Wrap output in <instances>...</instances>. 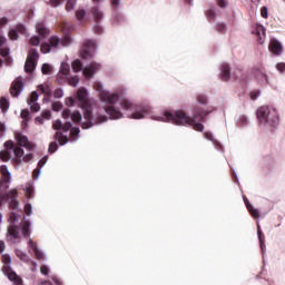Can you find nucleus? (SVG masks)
Listing matches in <instances>:
<instances>
[{"label":"nucleus","instance_id":"nucleus-1","mask_svg":"<svg viewBox=\"0 0 285 285\" xmlns=\"http://www.w3.org/2000/svg\"><path fill=\"white\" fill-rule=\"evenodd\" d=\"M207 116L208 111L202 108H196L194 111V117H189L184 112V110H177L165 111L164 116L157 117L155 119L156 121H169L176 126H191L194 130H197V132H204V124L197 122V118H199L200 121H205Z\"/></svg>","mask_w":285,"mask_h":285},{"label":"nucleus","instance_id":"nucleus-2","mask_svg":"<svg viewBox=\"0 0 285 285\" xmlns=\"http://www.w3.org/2000/svg\"><path fill=\"white\" fill-rule=\"evenodd\" d=\"M77 99L80 108L83 110V119H86V121L81 124L83 130H88V128H92V126L97 124H105V121H108V117L101 115L97 117V120L92 121V106L90 105V99H88V91L86 88L81 87L78 89Z\"/></svg>","mask_w":285,"mask_h":285},{"label":"nucleus","instance_id":"nucleus-3","mask_svg":"<svg viewBox=\"0 0 285 285\" xmlns=\"http://www.w3.org/2000/svg\"><path fill=\"white\" fill-rule=\"evenodd\" d=\"M94 88L99 92L100 100H102L104 104H109V106L104 107L105 112H107L111 119H121L124 114L119 109L115 108V104L119 101V94H112L104 90V86L99 82H96Z\"/></svg>","mask_w":285,"mask_h":285},{"label":"nucleus","instance_id":"nucleus-4","mask_svg":"<svg viewBox=\"0 0 285 285\" xmlns=\"http://www.w3.org/2000/svg\"><path fill=\"white\" fill-rule=\"evenodd\" d=\"M257 119L261 124L268 126L269 128H276L279 125L277 110L269 109L266 106H262L257 109Z\"/></svg>","mask_w":285,"mask_h":285},{"label":"nucleus","instance_id":"nucleus-5","mask_svg":"<svg viewBox=\"0 0 285 285\" xmlns=\"http://www.w3.org/2000/svg\"><path fill=\"white\" fill-rule=\"evenodd\" d=\"M60 43L63 48H66L72 43V38L70 36H65L62 39H60L57 36H51L49 38V43L43 42L41 45L40 52H42V55H48V52H50L52 48L55 49L59 48Z\"/></svg>","mask_w":285,"mask_h":285},{"label":"nucleus","instance_id":"nucleus-6","mask_svg":"<svg viewBox=\"0 0 285 285\" xmlns=\"http://www.w3.org/2000/svg\"><path fill=\"white\" fill-rule=\"evenodd\" d=\"M2 264V273L8 277L10 282H12L14 285H23V278H21L19 275H17V272L10 267V264H12V258L10 257V254H4L1 257Z\"/></svg>","mask_w":285,"mask_h":285},{"label":"nucleus","instance_id":"nucleus-7","mask_svg":"<svg viewBox=\"0 0 285 285\" xmlns=\"http://www.w3.org/2000/svg\"><path fill=\"white\" fill-rule=\"evenodd\" d=\"M120 107L122 110H135L130 116L129 119H144L146 115H148V108L147 107H139L129 99L122 98L120 99Z\"/></svg>","mask_w":285,"mask_h":285},{"label":"nucleus","instance_id":"nucleus-8","mask_svg":"<svg viewBox=\"0 0 285 285\" xmlns=\"http://www.w3.org/2000/svg\"><path fill=\"white\" fill-rule=\"evenodd\" d=\"M90 13L92 14L94 21L96 22L94 27V32L96 35H101L104 29L101 28V24H99V21L104 19V12L99 10V7H92Z\"/></svg>","mask_w":285,"mask_h":285},{"label":"nucleus","instance_id":"nucleus-9","mask_svg":"<svg viewBox=\"0 0 285 285\" xmlns=\"http://www.w3.org/2000/svg\"><path fill=\"white\" fill-rule=\"evenodd\" d=\"M96 48H97V42H95V40L85 41L81 50V59L92 58V53L95 52Z\"/></svg>","mask_w":285,"mask_h":285},{"label":"nucleus","instance_id":"nucleus-10","mask_svg":"<svg viewBox=\"0 0 285 285\" xmlns=\"http://www.w3.org/2000/svg\"><path fill=\"white\" fill-rule=\"evenodd\" d=\"M22 91H23V78L18 77L11 83L10 95H11V97H19V95H21Z\"/></svg>","mask_w":285,"mask_h":285},{"label":"nucleus","instance_id":"nucleus-11","mask_svg":"<svg viewBox=\"0 0 285 285\" xmlns=\"http://www.w3.org/2000/svg\"><path fill=\"white\" fill-rule=\"evenodd\" d=\"M268 50L274 55V57H281L282 52H284V46L277 39H271L268 45Z\"/></svg>","mask_w":285,"mask_h":285},{"label":"nucleus","instance_id":"nucleus-12","mask_svg":"<svg viewBox=\"0 0 285 285\" xmlns=\"http://www.w3.org/2000/svg\"><path fill=\"white\" fill-rule=\"evenodd\" d=\"M70 75V65L62 62L60 66L59 73L57 75V80L59 83H63L68 76Z\"/></svg>","mask_w":285,"mask_h":285},{"label":"nucleus","instance_id":"nucleus-13","mask_svg":"<svg viewBox=\"0 0 285 285\" xmlns=\"http://www.w3.org/2000/svg\"><path fill=\"white\" fill-rule=\"evenodd\" d=\"M101 68V65L97 62H91L89 67H85L82 69V75L86 77V79H92L95 77V72Z\"/></svg>","mask_w":285,"mask_h":285},{"label":"nucleus","instance_id":"nucleus-14","mask_svg":"<svg viewBox=\"0 0 285 285\" xmlns=\"http://www.w3.org/2000/svg\"><path fill=\"white\" fill-rule=\"evenodd\" d=\"M17 189H11L9 193H7V202L8 199L10 200L9 208H11V210H17V208H19V200H17Z\"/></svg>","mask_w":285,"mask_h":285},{"label":"nucleus","instance_id":"nucleus-15","mask_svg":"<svg viewBox=\"0 0 285 285\" xmlns=\"http://www.w3.org/2000/svg\"><path fill=\"white\" fill-rule=\"evenodd\" d=\"M16 139L22 148H27V150H33L35 145L28 140V136H23L21 134L16 135Z\"/></svg>","mask_w":285,"mask_h":285},{"label":"nucleus","instance_id":"nucleus-16","mask_svg":"<svg viewBox=\"0 0 285 285\" xmlns=\"http://www.w3.org/2000/svg\"><path fill=\"white\" fill-rule=\"evenodd\" d=\"M13 155L16 157V158L12 159V163L14 164V166H21L23 155H24L23 148L14 147L13 148Z\"/></svg>","mask_w":285,"mask_h":285},{"label":"nucleus","instance_id":"nucleus-17","mask_svg":"<svg viewBox=\"0 0 285 285\" xmlns=\"http://www.w3.org/2000/svg\"><path fill=\"white\" fill-rule=\"evenodd\" d=\"M220 79L222 81L230 80V66L228 63H223L220 67Z\"/></svg>","mask_w":285,"mask_h":285},{"label":"nucleus","instance_id":"nucleus-18","mask_svg":"<svg viewBox=\"0 0 285 285\" xmlns=\"http://www.w3.org/2000/svg\"><path fill=\"white\" fill-rule=\"evenodd\" d=\"M27 61H32L33 63L39 62V51L35 48H30L27 56Z\"/></svg>","mask_w":285,"mask_h":285},{"label":"nucleus","instance_id":"nucleus-19","mask_svg":"<svg viewBox=\"0 0 285 285\" xmlns=\"http://www.w3.org/2000/svg\"><path fill=\"white\" fill-rule=\"evenodd\" d=\"M29 246L30 248H32L36 255V259H43V252H41L39 247H37V243L32 242V239H29Z\"/></svg>","mask_w":285,"mask_h":285},{"label":"nucleus","instance_id":"nucleus-20","mask_svg":"<svg viewBox=\"0 0 285 285\" xmlns=\"http://www.w3.org/2000/svg\"><path fill=\"white\" fill-rule=\"evenodd\" d=\"M255 35L258 37V43H264V38H262V36L266 37V28H264L262 24H258L255 29Z\"/></svg>","mask_w":285,"mask_h":285},{"label":"nucleus","instance_id":"nucleus-21","mask_svg":"<svg viewBox=\"0 0 285 285\" xmlns=\"http://www.w3.org/2000/svg\"><path fill=\"white\" fill-rule=\"evenodd\" d=\"M36 30L38 33L41 35V37H48V35H50V30L46 28V24L43 22H38L36 24Z\"/></svg>","mask_w":285,"mask_h":285},{"label":"nucleus","instance_id":"nucleus-22","mask_svg":"<svg viewBox=\"0 0 285 285\" xmlns=\"http://www.w3.org/2000/svg\"><path fill=\"white\" fill-rule=\"evenodd\" d=\"M245 206H246L249 215H252V217H254V219H259V217H261L259 210H257L255 207H253L247 200H245Z\"/></svg>","mask_w":285,"mask_h":285},{"label":"nucleus","instance_id":"nucleus-23","mask_svg":"<svg viewBox=\"0 0 285 285\" xmlns=\"http://www.w3.org/2000/svg\"><path fill=\"white\" fill-rule=\"evenodd\" d=\"M0 174L2 175L4 184H10V171L8 170V166H0Z\"/></svg>","mask_w":285,"mask_h":285},{"label":"nucleus","instance_id":"nucleus-24","mask_svg":"<svg viewBox=\"0 0 285 285\" xmlns=\"http://www.w3.org/2000/svg\"><path fill=\"white\" fill-rule=\"evenodd\" d=\"M36 68H37V62L26 60V62H24V72L30 75V73L35 72Z\"/></svg>","mask_w":285,"mask_h":285},{"label":"nucleus","instance_id":"nucleus-25","mask_svg":"<svg viewBox=\"0 0 285 285\" xmlns=\"http://www.w3.org/2000/svg\"><path fill=\"white\" fill-rule=\"evenodd\" d=\"M55 139L59 142L60 146H65V144H68V136H65L63 134H61V131L56 132Z\"/></svg>","mask_w":285,"mask_h":285},{"label":"nucleus","instance_id":"nucleus-26","mask_svg":"<svg viewBox=\"0 0 285 285\" xmlns=\"http://www.w3.org/2000/svg\"><path fill=\"white\" fill-rule=\"evenodd\" d=\"M8 235L13 239H19V230L16 225H9Z\"/></svg>","mask_w":285,"mask_h":285},{"label":"nucleus","instance_id":"nucleus-27","mask_svg":"<svg viewBox=\"0 0 285 285\" xmlns=\"http://www.w3.org/2000/svg\"><path fill=\"white\" fill-rule=\"evenodd\" d=\"M21 233H22L23 237H26L27 239L30 238V222L29 220H26L22 224Z\"/></svg>","mask_w":285,"mask_h":285},{"label":"nucleus","instance_id":"nucleus-28","mask_svg":"<svg viewBox=\"0 0 285 285\" xmlns=\"http://www.w3.org/2000/svg\"><path fill=\"white\" fill-rule=\"evenodd\" d=\"M71 68H72L73 72H81L83 65L81 63V60L77 59V60L72 61Z\"/></svg>","mask_w":285,"mask_h":285},{"label":"nucleus","instance_id":"nucleus-29","mask_svg":"<svg viewBox=\"0 0 285 285\" xmlns=\"http://www.w3.org/2000/svg\"><path fill=\"white\" fill-rule=\"evenodd\" d=\"M38 99H39V94H37V91H32L30 95V98L27 100V104L31 106L32 104H37Z\"/></svg>","mask_w":285,"mask_h":285},{"label":"nucleus","instance_id":"nucleus-30","mask_svg":"<svg viewBox=\"0 0 285 285\" xmlns=\"http://www.w3.org/2000/svg\"><path fill=\"white\" fill-rule=\"evenodd\" d=\"M71 121H73V124H79V121H81V112L73 111L71 114Z\"/></svg>","mask_w":285,"mask_h":285},{"label":"nucleus","instance_id":"nucleus-31","mask_svg":"<svg viewBox=\"0 0 285 285\" xmlns=\"http://www.w3.org/2000/svg\"><path fill=\"white\" fill-rule=\"evenodd\" d=\"M68 83H69V86L77 88V86H79V77L73 76V77L69 78Z\"/></svg>","mask_w":285,"mask_h":285},{"label":"nucleus","instance_id":"nucleus-32","mask_svg":"<svg viewBox=\"0 0 285 285\" xmlns=\"http://www.w3.org/2000/svg\"><path fill=\"white\" fill-rule=\"evenodd\" d=\"M1 161H10V151L2 150L0 151Z\"/></svg>","mask_w":285,"mask_h":285},{"label":"nucleus","instance_id":"nucleus-33","mask_svg":"<svg viewBox=\"0 0 285 285\" xmlns=\"http://www.w3.org/2000/svg\"><path fill=\"white\" fill-rule=\"evenodd\" d=\"M30 46H39L41 43V38L39 36H33L29 40Z\"/></svg>","mask_w":285,"mask_h":285},{"label":"nucleus","instance_id":"nucleus-34","mask_svg":"<svg viewBox=\"0 0 285 285\" xmlns=\"http://www.w3.org/2000/svg\"><path fill=\"white\" fill-rule=\"evenodd\" d=\"M75 6H77V0H68L66 4L67 12H70V10H75Z\"/></svg>","mask_w":285,"mask_h":285},{"label":"nucleus","instance_id":"nucleus-35","mask_svg":"<svg viewBox=\"0 0 285 285\" xmlns=\"http://www.w3.org/2000/svg\"><path fill=\"white\" fill-rule=\"evenodd\" d=\"M85 17H86V10L80 9L76 11V19H78V21H83Z\"/></svg>","mask_w":285,"mask_h":285},{"label":"nucleus","instance_id":"nucleus-36","mask_svg":"<svg viewBox=\"0 0 285 285\" xmlns=\"http://www.w3.org/2000/svg\"><path fill=\"white\" fill-rule=\"evenodd\" d=\"M0 108H1L2 112H6V110H8V108H10V102H8L7 99H1Z\"/></svg>","mask_w":285,"mask_h":285},{"label":"nucleus","instance_id":"nucleus-37","mask_svg":"<svg viewBox=\"0 0 285 285\" xmlns=\"http://www.w3.org/2000/svg\"><path fill=\"white\" fill-rule=\"evenodd\" d=\"M8 35L11 41H17L19 39V33L14 29H11Z\"/></svg>","mask_w":285,"mask_h":285},{"label":"nucleus","instance_id":"nucleus-38","mask_svg":"<svg viewBox=\"0 0 285 285\" xmlns=\"http://www.w3.org/2000/svg\"><path fill=\"white\" fill-rule=\"evenodd\" d=\"M51 70H52V68L48 63H43L41 67L42 75H50Z\"/></svg>","mask_w":285,"mask_h":285},{"label":"nucleus","instance_id":"nucleus-39","mask_svg":"<svg viewBox=\"0 0 285 285\" xmlns=\"http://www.w3.org/2000/svg\"><path fill=\"white\" fill-rule=\"evenodd\" d=\"M53 97H55V99H61V97H63V89L57 88V89L53 91Z\"/></svg>","mask_w":285,"mask_h":285},{"label":"nucleus","instance_id":"nucleus-40","mask_svg":"<svg viewBox=\"0 0 285 285\" xmlns=\"http://www.w3.org/2000/svg\"><path fill=\"white\" fill-rule=\"evenodd\" d=\"M216 31L217 32H226V24L224 22L216 23Z\"/></svg>","mask_w":285,"mask_h":285},{"label":"nucleus","instance_id":"nucleus-41","mask_svg":"<svg viewBox=\"0 0 285 285\" xmlns=\"http://www.w3.org/2000/svg\"><path fill=\"white\" fill-rule=\"evenodd\" d=\"M58 148H59V145H57V142H50L48 150L52 155V153H57Z\"/></svg>","mask_w":285,"mask_h":285},{"label":"nucleus","instance_id":"nucleus-42","mask_svg":"<svg viewBox=\"0 0 285 285\" xmlns=\"http://www.w3.org/2000/svg\"><path fill=\"white\" fill-rule=\"evenodd\" d=\"M30 110L31 112H39V110H41V107L37 102H31Z\"/></svg>","mask_w":285,"mask_h":285},{"label":"nucleus","instance_id":"nucleus-43","mask_svg":"<svg viewBox=\"0 0 285 285\" xmlns=\"http://www.w3.org/2000/svg\"><path fill=\"white\" fill-rule=\"evenodd\" d=\"M62 126L63 124L61 122V120H56L52 125L53 130H62Z\"/></svg>","mask_w":285,"mask_h":285},{"label":"nucleus","instance_id":"nucleus-44","mask_svg":"<svg viewBox=\"0 0 285 285\" xmlns=\"http://www.w3.org/2000/svg\"><path fill=\"white\" fill-rule=\"evenodd\" d=\"M248 125V118L246 116H240L238 119V126H247Z\"/></svg>","mask_w":285,"mask_h":285},{"label":"nucleus","instance_id":"nucleus-45","mask_svg":"<svg viewBox=\"0 0 285 285\" xmlns=\"http://www.w3.org/2000/svg\"><path fill=\"white\" fill-rule=\"evenodd\" d=\"M61 108H63L61 102L56 101V102L52 104V110H55L56 112H59V110H61Z\"/></svg>","mask_w":285,"mask_h":285},{"label":"nucleus","instance_id":"nucleus-46","mask_svg":"<svg viewBox=\"0 0 285 285\" xmlns=\"http://www.w3.org/2000/svg\"><path fill=\"white\" fill-rule=\"evenodd\" d=\"M8 222L10 223V225H14V222H17V214H16L14 212H12V213L9 215Z\"/></svg>","mask_w":285,"mask_h":285},{"label":"nucleus","instance_id":"nucleus-47","mask_svg":"<svg viewBox=\"0 0 285 285\" xmlns=\"http://www.w3.org/2000/svg\"><path fill=\"white\" fill-rule=\"evenodd\" d=\"M47 163H48V156H45V157H42V158L39 160L38 167H39V168H43Z\"/></svg>","mask_w":285,"mask_h":285},{"label":"nucleus","instance_id":"nucleus-48","mask_svg":"<svg viewBox=\"0 0 285 285\" xmlns=\"http://www.w3.org/2000/svg\"><path fill=\"white\" fill-rule=\"evenodd\" d=\"M261 16L263 17V19H268V8L262 7Z\"/></svg>","mask_w":285,"mask_h":285},{"label":"nucleus","instance_id":"nucleus-49","mask_svg":"<svg viewBox=\"0 0 285 285\" xmlns=\"http://www.w3.org/2000/svg\"><path fill=\"white\" fill-rule=\"evenodd\" d=\"M206 16H207V19H215V17H217V13H215V10L209 9L207 10Z\"/></svg>","mask_w":285,"mask_h":285},{"label":"nucleus","instance_id":"nucleus-50","mask_svg":"<svg viewBox=\"0 0 285 285\" xmlns=\"http://www.w3.org/2000/svg\"><path fill=\"white\" fill-rule=\"evenodd\" d=\"M70 128H72V122L68 121V122H65L62 125V130L63 132H68V130H70Z\"/></svg>","mask_w":285,"mask_h":285},{"label":"nucleus","instance_id":"nucleus-51","mask_svg":"<svg viewBox=\"0 0 285 285\" xmlns=\"http://www.w3.org/2000/svg\"><path fill=\"white\" fill-rule=\"evenodd\" d=\"M71 116H72V114L70 112V109L62 110V118L63 119H70Z\"/></svg>","mask_w":285,"mask_h":285},{"label":"nucleus","instance_id":"nucleus-52","mask_svg":"<svg viewBox=\"0 0 285 285\" xmlns=\"http://www.w3.org/2000/svg\"><path fill=\"white\" fill-rule=\"evenodd\" d=\"M65 0H50V3L52 8H58V6H61Z\"/></svg>","mask_w":285,"mask_h":285},{"label":"nucleus","instance_id":"nucleus-53","mask_svg":"<svg viewBox=\"0 0 285 285\" xmlns=\"http://www.w3.org/2000/svg\"><path fill=\"white\" fill-rule=\"evenodd\" d=\"M4 148H7V150H12V148H14V142L12 140L6 141Z\"/></svg>","mask_w":285,"mask_h":285},{"label":"nucleus","instance_id":"nucleus-54","mask_svg":"<svg viewBox=\"0 0 285 285\" xmlns=\"http://www.w3.org/2000/svg\"><path fill=\"white\" fill-rule=\"evenodd\" d=\"M197 101H198V104H207L208 102V99L206 98V96H204V95H200V96H198L197 97Z\"/></svg>","mask_w":285,"mask_h":285},{"label":"nucleus","instance_id":"nucleus-55","mask_svg":"<svg viewBox=\"0 0 285 285\" xmlns=\"http://www.w3.org/2000/svg\"><path fill=\"white\" fill-rule=\"evenodd\" d=\"M24 213H26V215H32V205L26 204L24 205Z\"/></svg>","mask_w":285,"mask_h":285},{"label":"nucleus","instance_id":"nucleus-56","mask_svg":"<svg viewBox=\"0 0 285 285\" xmlns=\"http://www.w3.org/2000/svg\"><path fill=\"white\" fill-rule=\"evenodd\" d=\"M16 32H21V33L26 32V27L21 23H18L16 26Z\"/></svg>","mask_w":285,"mask_h":285},{"label":"nucleus","instance_id":"nucleus-57","mask_svg":"<svg viewBox=\"0 0 285 285\" xmlns=\"http://www.w3.org/2000/svg\"><path fill=\"white\" fill-rule=\"evenodd\" d=\"M276 69L278 70V72H285V63L284 62H278L276 65Z\"/></svg>","mask_w":285,"mask_h":285},{"label":"nucleus","instance_id":"nucleus-58","mask_svg":"<svg viewBox=\"0 0 285 285\" xmlns=\"http://www.w3.org/2000/svg\"><path fill=\"white\" fill-rule=\"evenodd\" d=\"M40 174H41V168L37 167V168L33 170V173H32L33 179H38Z\"/></svg>","mask_w":285,"mask_h":285},{"label":"nucleus","instance_id":"nucleus-59","mask_svg":"<svg viewBox=\"0 0 285 285\" xmlns=\"http://www.w3.org/2000/svg\"><path fill=\"white\" fill-rule=\"evenodd\" d=\"M66 106H69V107L75 106V98L72 97L66 98Z\"/></svg>","mask_w":285,"mask_h":285},{"label":"nucleus","instance_id":"nucleus-60","mask_svg":"<svg viewBox=\"0 0 285 285\" xmlns=\"http://www.w3.org/2000/svg\"><path fill=\"white\" fill-rule=\"evenodd\" d=\"M32 160V154H27L22 157V163L24 161L26 164H28V161Z\"/></svg>","mask_w":285,"mask_h":285},{"label":"nucleus","instance_id":"nucleus-61","mask_svg":"<svg viewBox=\"0 0 285 285\" xmlns=\"http://www.w3.org/2000/svg\"><path fill=\"white\" fill-rule=\"evenodd\" d=\"M20 115L22 119H28V117H30V111L28 109H23Z\"/></svg>","mask_w":285,"mask_h":285},{"label":"nucleus","instance_id":"nucleus-62","mask_svg":"<svg viewBox=\"0 0 285 285\" xmlns=\"http://www.w3.org/2000/svg\"><path fill=\"white\" fill-rule=\"evenodd\" d=\"M9 21L10 20L8 18H6V17L0 18V28H3V26H8Z\"/></svg>","mask_w":285,"mask_h":285},{"label":"nucleus","instance_id":"nucleus-63","mask_svg":"<svg viewBox=\"0 0 285 285\" xmlns=\"http://www.w3.org/2000/svg\"><path fill=\"white\" fill-rule=\"evenodd\" d=\"M40 273H41L42 275H48V266L42 265V266L40 267Z\"/></svg>","mask_w":285,"mask_h":285},{"label":"nucleus","instance_id":"nucleus-64","mask_svg":"<svg viewBox=\"0 0 285 285\" xmlns=\"http://www.w3.org/2000/svg\"><path fill=\"white\" fill-rule=\"evenodd\" d=\"M112 8H119L120 0H110Z\"/></svg>","mask_w":285,"mask_h":285}]
</instances>
